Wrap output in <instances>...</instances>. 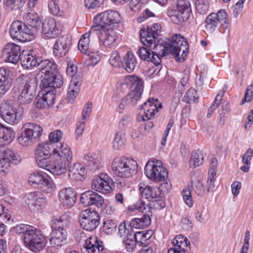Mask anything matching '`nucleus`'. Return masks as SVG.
I'll return each mask as SVG.
<instances>
[{
  "label": "nucleus",
  "instance_id": "obj_1",
  "mask_svg": "<svg viewBox=\"0 0 253 253\" xmlns=\"http://www.w3.org/2000/svg\"><path fill=\"white\" fill-rule=\"evenodd\" d=\"M58 150L54 152L43 169L54 175H61L65 173L71 163L72 157L69 147L65 144L60 143Z\"/></svg>",
  "mask_w": 253,
  "mask_h": 253
},
{
  "label": "nucleus",
  "instance_id": "obj_2",
  "mask_svg": "<svg viewBox=\"0 0 253 253\" xmlns=\"http://www.w3.org/2000/svg\"><path fill=\"white\" fill-rule=\"evenodd\" d=\"M38 68L42 77L40 87L60 88L63 85L62 76L58 72L57 65L53 61L41 59Z\"/></svg>",
  "mask_w": 253,
  "mask_h": 253
},
{
  "label": "nucleus",
  "instance_id": "obj_3",
  "mask_svg": "<svg viewBox=\"0 0 253 253\" xmlns=\"http://www.w3.org/2000/svg\"><path fill=\"white\" fill-rule=\"evenodd\" d=\"M37 78L34 76L21 75L16 80L13 87L15 93H19L18 101L20 104L30 103L36 95Z\"/></svg>",
  "mask_w": 253,
  "mask_h": 253
},
{
  "label": "nucleus",
  "instance_id": "obj_4",
  "mask_svg": "<svg viewBox=\"0 0 253 253\" xmlns=\"http://www.w3.org/2000/svg\"><path fill=\"white\" fill-rule=\"evenodd\" d=\"M188 49L189 45L186 39L180 34H175L171 37V40L164 42L159 50L163 51V56L172 54L177 61L181 62L189 52Z\"/></svg>",
  "mask_w": 253,
  "mask_h": 253
},
{
  "label": "nucleus",
  "instance_id": "obj_5",
  "mask_svg": "<svg viewBox=\"0 0 253 253\" xmlns=\"http://www.w3.org/2000/svg\"><path fill=\"white\" fill-rule=\"evenodd\" d=\"M227 17V13L224 9H220L217 13H210L204 22L205 32L210 34L213 33L220 24L219 31L225 33L230 26Z\"/></svg>",
  "mask_w": 253,
  "mask_h": 253
},
{
  "label": "nucleus",
  "instance_id": "obj_6",
  "mask_svg": "<svg viewBox=\"0 0 253 253\" xmlns=\"http://www.w3.org/2000/svg\"><path fill=\"white\" fill-rule=\"evenodd\" d=\"M161 32V26L158 23L148 27L147 31L142 28L139 32L140 41L144 45L158 51L162 48L164 43L163 41L160 42L159 37Z\"/></svg>",
  "mask_w": 253,
  "mask_h": 253
},
{
  "label": "nucleus",
  "instance_id": "obj_7",
  "mask_svg": "<svg viewBox=\"0 0 253 253\" xmlns=\"http://www.w3.org/2000/svg\"><path fill=\"white\" fill-rule=\"evenodd\" d=\"M137 162L132 159L125 157H117L111 164L114 174L122 178H128L136 172Z\"/></svg>",
  "mask_w": 253,
  "mask_h": 253
},
{
  "label": "nucleus",
  "instance_id": "obj_8",
  "mask_svg": "<svg viewBox=\"0 0 253 253\" xmlns=\"http://www.w3.org/2000/svg\"><path fill=\"white\" fill-rule=\"evenodd\" d=\"M125 84L131 91L123 98L125 104L134 106L140 98L143 91V83L141 79L135 76H129L125 79Z\"/></svg>",
  "mask_w": 253,
  "mask_h": 253
},
{
  "label": "nucleus",
  "instance_id": "obj_9",
  "mask_svg": "<svg viewBox=\"0 0 253 253\" xmlns=\"http://www.w3.org/2000/svg\"><path fill=\"white\" fill-rule=\"evenodd\" d=\"M191 12L190 4L187 0H178L175 6L167 11V15L175 24H180L187 20Z\"/></svg>",
  "mask_w": 253,
  "mask_h": 253
},
{
  "label": "nucleus",
  "instance_id": "obj_10",
  "mask_svg": "<svg viewBox=\"0 0 253 253\" xmlns=\"http://www.w3.org/2000/svg\"><path fill=\"white\" fill-rule=\"evenodd\" d=\"M122 18L120 13L114 10H107L97 14L94 18V27L113 28L118 26Z\"/></svg>",
  "mask_w": 253,
  "mask_h": 253
},
{
  "label": "nucleus",
  "instance_id": "obj_11",
  "mask_svg": "<svg viewBox=\"0 0 253 253\" xmlns=\"http://www.w3.org/2000/svg\"><path fill=\"white\" fill-rule=\"evenodd\" d=\"M24 243L31 251L36 252L43 249L46 242L41 231L34 227L24 237Z\"/></svg>",
  "mask_w": 253,
  "mask_h": 253
},
{
  "label": "nucleus",
  "instance_id": "obj_12",
  "mask_svg": "<svg viewBox=\"0 0 253 253\" xmlns=\"http://www.w3.org/2000/svg\"><path fill=\"white\" fill-rule=\"evenodd\" d=\"M42 129L40 126L34 123H26L21 129L20 135L18 138L19 143L23 146L32 144L33 139L40 137Z\"/></svg>",
  "mask_w": 253,
  "mask_h": 253
},
{
  "label": "nucleus",
  "instance_id": "obj_13",
  "mask_svg": "<svg viewBox=\"0 0 253 253\" xmlns=\"http://www.w3.org/2000/svg\"><path fill=\"white\" fill-rule=\"evenodd\" d=\"M9 34L13 40L21 42L31 41L34 38L33 30L20 21H14L12 23Z\"/></svg>",
  "mask_w": 253,
  "mask_h": 253
},
{
  "label": "nucleus",
  "instance_id": "obj_14",
  "mask_svg": "<svg viewBox=\"0 0 253 253\" xmlns=\"http://www.w3.org/2000/svg\"><path fill=\"white\" fill-rule=\"evenodd\" d=\"M144 172L146 176L155 182L165 181L168 177V171L163 167L161 162L149 161L146 164Z\"/></svg>",
  "mask_w": 253,
  "mask_h": 253
},
{
  "label": "nucleus",
  "instance_id": "obj_15",
  "mask_svg": "<svg viewBox=\"0 0 253 253\" xmlns=\"http://www.w3.org/2000/svg\"><path fill=\"white\" fill-rule=\"evenodd\" d=\"M53 144L48 142L39 144L36 148L35 158L39 167L44 168L54 152H57Z\"/></svg>",
  "mask_w": 253,
  "mask_h": 253
},
{
  "label": "nucleus",
  "instance_id": "obj_16",
  "mask_svg": "<svg viewBox=\"0 0 253 253\" xmlns=\"http://www.w3.org/2000/svg\"><path fill=\"white\" fill-rule=\"evenodd\" d=\"M100 216L94 210L86 209L83 211L79 216L81 227L88 231H92L99 225Z\"/></svg>",
  "mask_w": 253,
  "mask_h": 253
},
{
  "label": "nucleus",
  "instance_id": "obj_17",
  "mask_svg": "<svg viewBox=\"0 0 253 253\" xmlns=\"http://www.w3.org/2000/svg\"><path fill=\"white\" fill-rule=\"evenodd\" d=\"M0 115L6 123L9 124H17L21 119L22 109L16 108L9 103H2L0 108Z\"/></svg>",
  "mask_w": 253,
  "mask_h": 253
},
{
  "label": "nucleus",
  "instance_id": "obj_18",
  "mask_svg": "<svg viewBox=\"0 0 253 253\" xmlns=\"http://www.w3.org/2000/svg\"><path fill=\"white\" fill-rule=\"evenodd\" d=\"M29 182L33 185H37L46 193H50L54 188V184L51 178L45 174L34 172L30 175Z\"/></svg>",
  "mask_w": 253,
  "mask_h": 253
},
{
  "label": "nucleus",
  "instance_id": "obj_19",
  "mask_svg": "<svg viewBox=\"0 0 253 253\" xmlns=\"http://www.w3.org/2000/svg\"><path fill=\"white\" fill-rule=\"evenodd\" d=\"M41 88L42 96L40 97L38 95L36 98L35 100L36 106L39 109L48 108L49 106L52 105L54 103L55 98L56 88Z\"/></svg>",
  "mask_w": 253,
  "mask_h": 253
},
{
  "label": "nucleus",
  "instance_id": "obj_20",
  "mask_svg": "<svg viewBox=\"0 0 253 253\" xmlns=\"http://www.w3.org/2000/svg\"><path fill=\"white\" fill-rule=\"evenodd\" d=\"M96 34L98 36L99 44L107 47H112L116 44L118 36L113 28L98 27Z\"/></svg>",
  "mask_w": 253,
  "mask_h": 253
},
{
  "label": "nucleus",
  "instance_id": "obj_21",
  "mask_svg": "<svg viewBox=\"0 0 253 253\" xmlns=\"http://www.w3.org/2000/svg\"><path fill=\"white\" fill-rule=\"evenodd\" d=\"M112 183V179L107 174L102 173L100 175L95 176L92 179L91 187L96 191L106 194L111 191Z\"/></svg>",
  "mask_w": 253,
  "mask_h": 253
},
{
  "label": "nucleus",
  "instance_id": "obj_22",
  "mask_svg": "<svg viewBox=\"0 0 253 253\" xmlns=\"http://www.w3.org/2000/svg\"><path fill=\"white\" fill-rule=\"evenodd\" d=\"M21 47L14 43H8L2 50V57L5 62L16 64L20 59Z\"/></svg>",
  "mask_w": 253,
  "mask_h": 253
},
{
  "label": "nucleus",
  "instance_id": "obj_23",
  "mask_svg": "<svg viewBox=\"0 0 253 253\" xmlns=\"http://www.w3.org/2000/svg\"><path fill=\"white\" fill-rule=\"evenodd\" d=\"M25 202L31 211H36L42 209L46 203L45 198L39 192L28 193L25 197Z\"/></svg>",
  "mask_w": 253,
  "mask_h": 253
},
{
  "label": "nucleus",
  "instance_id": "obj_24",
  "mask_svg": "<svg viewBox=\"0 0 253 253\" xmlns=\"http://www.w3.org/2000/svg\"><path fill=\"white\" fill-rule=\"evenodd\" d=\"M165 200L162 199L160 196V198L154 199L149 204V206L147 205L144 201L139 200L132 205L129 206L128 209L130 211H133L136 210L143 212L147 209H148L149 211H150L151 208L161 210L163 209L165 207Z\"/></svg>",
  "mask_w": 253,
  "mask_h": 253
},
{
  "label": "nucleus",
  "instance_id": "obj_25",
  "mask_svg": "<svg viewBox=\"0 0 253 253\" xmlns=\"http://www.w3.org/2000/svg\"><path fill=\"white\" fill-rule=\"evenodd\" d=\"M80 202L85 206L94 205L100 208L103 205L104 200L98 193L92 190H87L82 194Z\"/></svg>",
  "mask_w": 253,
  "mask_h": 253
},
{
  "label": "nucleus",
  "instance_id": "obj_26",
  "mask_svg": "<svg viewBox=\"0 0 253 253\" xmlns=\"http://www.w3.org/2000/svg\"><path fill=\"white\" fill-rule=\"evenodd\" d=\"M103 243L97 237L93 236L87 238L82 249V253H104Z\"/></svg>",
  "mask_w": 253,
  "mask_h": 253
},
{
  "label": "nucleus",
  "instance_id": "obj_27",
  "mask_svg": "<svg viewBox=\"0 0 253 253\" xmlns=\"http://www.w3.org/2000/svg\"><path fill=\"white\" fill-rule=\"evenodd\" d=\"M12 73L8 68H0V97L10 89L12 83Z\"/></svg>",
  "mask_w": 253,
  "mask_h": 253
},
{
  "label": "nucleus",
  "instance_id": "obj_28",
  "mask_svg": "<svg viewBox=\"0 0 253 253\" xmlns=\"http://www.w3.org/2000/svg\"><path fill=\"white\" fill-rule=\"evenodd\" d=\"M71 46V40L67 36H63L57 39L54 45L53 53L56 56L62 57L69 51Z\"/></svg>",
  "mask_w": 253,
  "mask_h": 253
},
{
  "label": "nucleus",
  "instance_id": "obj_29",
  "mask_svg": "<svg viewBox=\"0 0 253 253\" xmlns=\"http://www.w3.org/2000/svg\"><path fill=\"white\" fill-rule=\"evenodd\" d=\"M61 33L55 20L52 18L45 19L42 23V33L48 39L55 38Z\"/></svg>",
  "mask_w": 253,
  "mask_h": 253
},
{
  "label": "nucleus",
  "instance_id": "obj_30",
  "mask_svg": "<svg viewBox=\"0 0 253 253\" xmlns=\"http://www.w3.org/2000/svg\"><path fill=\"white\" fill-rule=\"evenodd\" d=\"M59 197L64 206L71 208L74 205L77 201V193L73 188H66L59 192Z\"/></svg>",
  "mask_w": 253,
  "mask_h": 253
},
{
  "label": "nucleus",
  "instance_id": "obj_31",
  "mask_svg": "<svg viewBox=\"0 0 253 253\" xmlns=\"http://www.w3.org/2000/svg\"><path fill=\"white\" fill-rule=\"evenodd\" d=\"M97 30L96 27L92 26L88 32L82 36L78 43V48L83 54H88L90 37L97 34Z\"/></svg>",
  "mask_w": 253,
  "mask_h": 253
},
{
  "label": "nucleus",
  "instance_id": "obj_32",
  "mask_svg": "<svg viewBox=\"0 0 253 253\" xmlns=\"http://www.w3.org/2000/svg\"><path fill=\"white\" fill-rule=\"evenodd\" d=\"M66 231H52L50 234L49 243L52 247L58 248L66 243Z\"/></svg>",
  "mask_w": 253,
  "mask_h": 253
},
{
  "label": "nucleus",
  "instance_id": "obj_33",
  "mask_svg": "<svg viewBox=\"0 0 253 253\" xmlns=\"http://www.w3.org/2000/svg\"><path fill=\"white\" fill-rule=\"evenodd\" d=\"M82 84V79L78 80L74 78L71 80L67 93V100L69 103H73L75 97L80 91V87Z\"/></svg>",
  "mask_w": 253,
  "mask_h": 253
},
{
  "label": "nucleus",
  "instance_id": "obj_34",
  "mask_svg": "<svg viewBox=\"0 0 253 253\" xmlns=\"http://www.w3.org/2000/svg\"><path fill=\"white\" fill-rule=\"evenodd\" d=\"M21 65L23 68L27 69H32L34 67H38L41 58L33 52L21 57Z\"/></svg>",
  "mask_w": 253,
  "mask_h": 253
},
{
  "label": "nucleus",
  "instance_id": "obj_35",
  "mask_svg": "<svg viewBox=\"0 0 253 253\" xmlns=\"http://www.w3.org/2000/svg\"><path fill=\"white\" fill-rule=\"evenodd\" d=\"M69 216L66 214L53 219L51 221V226L53 231H66L65 229L69 225Z\"/></svg>",
  "mask_w": 253,
  "mask_h": 253
},
{
  "label": "nucleus",
  "instance_id": "obj_36",
  "mask_svg": "<svg viewBox=\"0 0 253 253\" xmlns=\"http://www.w3.org/2000/svg\"><path fill=\"white\" fill-rule=\"evenodd\" d=\"M15 137V132L10 127H5L0 124V146L10 143Z\"/></svg>",
  "mask_w": 253,
  "mask_h": 253
},
{
  "label": "nucleus",
  "instance_id": "obj_37",
  "mask_svg": "<svg viewBox=\"0 0 253 253\" xmlns=\"http://www.w3.org/2000/svg\"><path fill=\"white\" fill-rule=\"evenodd\" d=\"M139 190L142 196L149 200L160 198L161 194L160 189L156 187L147 186L143 188L140 186Z\"/></svg>",
  "mask_w": 253,
  "mask_h": 253
},
{
  "label": "nucleus",
  "instance_id": "obj_38",
  "mask_svg": "<svg viewBox=\"0 0 253 253\" xmlns=\"http://www.w3.org/2000/svg\"><path fill=\"white\" fill-rule=\"evenodd\" d=\"M137 64L136 59L132 52H127L123 58L122 65L128 73L132 72Z\"/></svg>",
  "mask_w": 253,
  "mask_h": 253
},
{
  "label": "nucleus",
  "instance_id": "obj_39",
  "mask_svg": "<svg viewBox=\"0 0 253 253\" xmlns=\"http://www.w3.org/2000/svg\"><path fill=\"white\" fill-rule=\"evenodd\" d=\"M84 159L86 161L87 167L91 170L94 171L99 169L101 158L99 155L89 153L84 156Z\"/></svg>",
  "mask_w": 253,
  "mask_h": 253
},
{
  "label": "nucleus",
  "instance_id": "obj_40",
  "mask_svg": "<svg viewBox=\"0 0 253 253\" xmlns=\"http://www.w3.org/2000/svg\"><path fill=\"white\" fill-rule=\"evenodd\" d=\"M85 174L84 168L80 163L72 165L69 169V176L71 179H81Z\"/></svg>",
  "mask_w": 253,
  "mask_h": 253
},
{
  "label": "nucleus",
  "instance_id": "obj_41",
  "mask_svg": "<svg viewBox=\"0 0 253 253\" xmlns=\"http://www.w3.org/2000/svg\"><path fill=\"white\" fill-rule=\"evenodd\" d=\"M173 248L177 250H187L186 248L190 245V242L188 239L181 235L176 236L172 240Z\"/></svg>",
  "mask_w": 253,
  "mask_h": 253
},
{
  "label": "nucleus",
  "instance_id": "obj_42",
  "mask_svg": "<svg viewBox=\"0 0 253 253\" xmlns=\"http://www.w3.org/2000/svg\"><path fill=\"white\" fill-rule=\"evenodd\" d=\"M64 2V0H50L48 3L49 11L54 15H62L63 12L61 8Z\"/></svg>",
  "mask_w": 253,
  "mask_h": 253
},
{
  "label": "nucleus",
  "instance_id": "obj_43",
  "mask_svg": "<svg viewBox=\"0 0 253 253\" xmlns=\"http://www.w3.org/2000/svg\"><path fill=\"white\" fill-rule=\"evenodd\" d=\"M123 244L125 246L127 252H132L135 248L136 243L139 242V234H130L127 236V237L123 239Z\"/></svg>",
  "mask_w": 253,
  "mask_h": 253
},
{
  "label": "nucleus",
  "instance_id": "obj_44",
  "mask_svg": "<svg viewBox=\"0 0 253 253\" xmlns=\"http://www.w3.org/2000/svg\"><path fill=\"white\" fill-rule=\"evenodd\" d=\"M24 19L28 25L34 28L39 27L42 23L40 20L38 14L35 12H29L26 14L24 16Z\"/></svg>",
  "mask_w": 253,
  "mask_h": 253
},
{
  "label": "nucleus",
  "instance_id": "obj_45",
  "mask_svg": "<svg viewBox=\"0 0 253 253\" xmlns=\"http://www.w3.org/2000/svg\"><path fill=\"white\" fill-rule=\"evenodd\" d=\"M158 112V108L157 107L152 106L151 108L148 109L146 106V108L140 109L139 115L137 116V119L139 121H145L151 119L154 117L155 111Z\"/></svg>",
  "mask_w": 253,
  "mask_h": 253
},
{
  "label": "nucleus",
  "instance_id": "obj_46",
  "mask_svg": "<svg viewBox=\"0 0 253 253\" xmlns=\"http://www.w3.org/2000/svg\"><path fill=\"white\" fill-rule=\"evenodd\" d=\"M204 159L202 154L198 151H194L191 153L190 160H189V167L194 169L201 165Z\"/></svg>",
  "mask_w": 253,
  "mask_h": 253
},
{
  "label": "nucleus",
  "instance_id": "obj_47",
  "mask_svg": "<svg viewBox=\"0 0 253 253\" xmlns=\"http://www.w3.org/2000/svg\"><path fill=\"white\" fill-rule=\"evenodd\" d=\"M1 159H5L6 161L9 162H13L15 164L19 163L20 161V159L17 153H14L8 148H6L3 150L2 158Z\"/></svg>",
  "mask_w": 253,
  "mask_h": 253
},
{
  "label": "nucleus",
  "instance_id": "obj_48",
  "mask_svg": "<svg viewBox=\"0 0 253 253\" xmlns=\"http://www.w3.org/2000/svg\"><path fill=\"white\" fill-rule=\"evenodd\" d=\"M125 142V134L122 131L116 132L113 141V146L115 149H121Z\"/></svg>",
  "mask_w": 253,
  "mask_h": 253
},
{
  "label": "nucleus",
  "instance_id": "obj_49",
  "mask_svg": "<svg viewBox=\"0 0 253 253\" xmlns=\"http://www.w3.org/2000/svg\"><path fill=\"white\" fill-rule=\"evenodd\" d=\"M224 93V91H220L216 95L214 102L211 104L210 108L208 109L207 117L210 118L215 109L219 105L220 101L222 100V97Z\"/></svg>",
  "mask_w": 253,
  "mask_h": 253
},
{
  "label": "nucleus",
  "instance_id": "obj_50",
  "mask_svg": "<svg viewBox=\"0 0 253 253\" xmlns=\"http://www.w3.org/2000/svg\"><path fill=\"white\" fill-rule=\"evenodd\" d=\"M195 7L200 14H206L209 11V3L207 0H196Z\"/></svg>",
  "mask_w": 253,
  "mask_h": 253
},
{
  "label": "nucleus",
  "instance_id": "obj_51",
  "mask_svg": "<svg viewBox=\"0 0 253 253\" xmlns=\"http://www.w3.org/2000/svg\"><path fill=\"white\" fill-rule=\"evenodd\" d=\"M27 0H3L4 4L11 9L16 10L23 7Z\"/></svg>",
  "mask_w": 253,
  "mask_h": 253
},
{
  "label": "nucleus",
  "instance_id": "obj_52",
  "mask_svg": "<svg viewBox=\"0 0 253 253\" xmlns=\"http://www.w3.org/2000/svg\"><path fill=\"white\" fill-rule=\"evenodd\" d=\"M117 223L112 219H108L104 222L103 229L106 234L110 235L116 230Z\"/></svg>",
  "mask_w": 253,
  "mask_h": 253
},
{
  "label": "nucleus",
  "instance_id": "obj_53",
  "mask_svg": "<svg viewBox=\"0 0 253 253\" xmlns=\"http://www.w3.org/2000/svg\"><path fill=\"white\" fill-rule=\"evenodd\" d=\"M197 99H198L197 92L193 88H190L182 99L183 101L188 103L194 102Z\"/></svg>",
  "mask_w": 253,
  "mask_h": 253
},
{
  "label": "nucleus",
  "instance_id": "obj_54",
  "mask_svg": "<svg viewBox=\"0 0 253 253\" xmlns=\"http://www.w3.org/2000/svg\"><path fill=\"white\" fill-rule=\"evenodd\" d=\"M152 52L153 51L151 49L146 47H141L138 50V53L141 60L149 62Z\"/></svg>",
  "mask_w": 253,
  "mask_h": 253
},
{
  "label": "nucleus",
  "instance_id": "obj_55",
  "mask_svg": "<svg viewBox=\"0 0 253 253\" xmlns=\"http://www.w3.org/2000/svg\"><path fill=\"white\" fill-rule=\"evenodd\" d=\"M139 234V242L141 244V245L145 244L146 241L150 239L153 234V231L152 230H147L145 232L144 231L136 232L135 234Z\"/></svg>",
  "mask_w": 253,
  "mask_h": 253
},
{
  "label": "nucleus",
  "instance_id": "obj_56",
  "mask_svg": "<svg viewBox=\"0 0 253 253\" xmlns=\"http://www.w3.org/2000/svg\"><path fill=\"white\" fill-rule=\"evenodd\" d=\"M109 61L111 65L115 67H120L122 63L120 56L117 51H114L112 53Z\"/></svg>",
  "mask_w": 253,
  "mask_h": 253
},
{
  "label": "nucleus",
  "instance_id": "obj_57",
  "mask_svg": "<svg viewBox=\"0 0 253 253\" xmlns=\"http://www.w3.org/2000/svg\"><path fill=\"white\" fill-rule=\"evenodd\" d=\"M34 226H30L27 224H20L17 225L14 228V230L15 232L17 234H24V237L26 236V234L29 232L32 228H34Z\"/></svg>",
  "mask_w": 253,
  "mask_h": 253
},
{
  "label": "nucleus",
  "instance_id": "obj_58",
  "mask_svg": "<svg viewBox=\"0 0 253 253\" xmlns=\"http://www.w3.org/2000/svg\"><path fill=\"white\" fill-rule=\"evenodd\" d=\"M253 97V83L248 86L245 93L244 97L243 98L241 104L243 105L246 102H250Z\"/></svg>",
  "mask_w": 253,
  "mask_h": 253
},
{
  "label": "nucleus",
  "instance_id": "obj_59",
  "mask_svg": "<svg viewBox=\"0 0 253 253\" xmlns=\"http://www.w3.org/2000/svg\"><path fill=\"white\" fill-rule=\"evenodd\" d=\"M118 229V235L120 237L126 236V238L127 236H128V234H132L133 235L135 234L132 231V230H129L128 229L126 228L125 222H123L120 223V224L119 226Z\"/></svg>",
  "mask_w": 253,
  "mask_h": 253
},
{
  "label": "nucleus",
  "instance_id": "obj_60",
  "mask_svg": "<svg viewBox=\"0 0 253 253\" xmlns=\"http://www.w3.org/2000/svg\"><path fill=\"white\" fill-rule=\"evenodd\" d=\"M62 132L60 130H56L51 132L49 135V142L51 144L58 142L61 139Z\"/></svg>",
  "mask_w": 253,
  "mask_h": 253
},
{
  "label": "nucleus",
  "instance_id": "obj_61",
  "mask_svg": "<svg viewBox=\"0 0 253 253\" xmlns=\"http://www.w3.org/2000/svg\"><path fill=\"white\" fill-rule=\"evenodd\" d=\"M149 61H151L154 64V67H158L159 71L157 72V73H159L162 68V65L160 63L161 61L160 58L156 52L153 51L152 52V55L150 56V60Z\"/></svg>",
  "mask_w": 253,
  "mask_h": 253
},
{
  "label": "nucleus",
  "instance_id": "obj_62",
  "mask_svg": "<svg viewBox=\"0 0 253 253\" xmlns=\"http://www.w3.org/2000/svg\"><path fill=\"white\" fill-rule=\"evenodd\" d=\"M92 104L91 102H88L84 105L82 112V120H85L89 117L92 110Z\"/></svg>",
  "mask_w": 253,
  "mask_h": 253
},
{
  "label": "nucleus",
  "instance_id": "obj_63",
  "mask_svg": "<svg viewBox=\"0 0 253 253\" xmlns=\"http://www.w3.org/2000/svg\"><path fill=\"white\" fill-rule=\"evenodd\" d=\"M105 0H84V5L88 8L99 7Z\"/></svg>",
  "mask_w": 253,
  "mask_h": 253
},
{
  "label": "nucleus",
  "instance_id": "obj_64",
  "mask_svg": "<svg viewBox=\"0 0 253 253\" xmlns=\"http://www.w3.org/2000/svg\"><path fill=\"white\" fill-rule=\"evenodd\" d=\"M8 211V210L5 209L4 206L0 202V218L4 221H9L11 218Z\"/></svg>",
  "mask_w": 253,
  "mask_h": 253
}]
</instances>
